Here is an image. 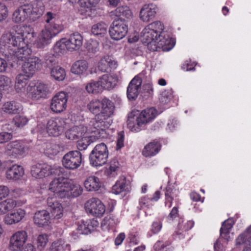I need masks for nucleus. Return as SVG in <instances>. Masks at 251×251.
Masks as SVG:
<instances>
[{
    "instance_id": "obj_29",
    "label": "nucleus",
    "mask_w": 251,
    "mask_h": 251,
    "mask_svg": "<svg viewBox=\"0 0 251 251\" xmlns=\"http://www.w3.org/2000/svg\"><path fill=\"white\" fill-rule=\"evenodd\" d=\"M84 185L88 191H97L101 186L100 179L95 176L88 177L84 181Z\"/></svg>"
},
{
    "instance_id": "obj_23",
    "label": "nucleus",
    "mask_w": 251,
    "mask_h": 251,
    "mask_svg": "<svg viewBox=\"0 0 251 251\" xmlns=\"http://www.w3.org/2000/svg\"><path fill=\"white\" fill-rule=\"evenodd\" d=\"M68 43V50L74 51L79 50L82 45L83 37L81 35L75 32L71 34L68 39H67Z\"/></svg>"
},
{
    "instance_id": "obj_18",
    "label": "nucleus",
    "mask_w": 251,
    "mask_h": 251,
    "mask_svg": "<svg viewBox=\"0 0 251 251\" xmlns=\"http://www.w3.org/2000/svg\"><path fill=\"white\" fill-rule=\"evenodd\" d=\"M64 125L65 121L63 119H50L47 124V132L50 136H58L63 132Z\"/></svg>"
},
{
    "instance_id": "obj_63",
    "label": "nucleus",
    "mask_w": 251,
    "mask_h": 251,
    "mask_svg": "<svg viewBox=\"0 0 251 251\" xmlns=\"http://www.w3.org/2000/svg\"><path fill=\"white\" fill-rule=\"evenodd\" d=\"M87 226H86V223H83L77 227L78 233L79 234H87L88 232L87 231Z\"/></svg>"
},
{
    "instance_id": "obj_3",
    "label": "nucleus",
    "mask_w": 251,
    "mask_h": 251,
    "mask_svg": "<svg viewBox=\"0 0 251 251\" xmlns=\"http://www.w3.org/2000/svg\"><path fill=\"white\" fill-rule=\"evenodd\" d=\"M45 24L34 42L38 49H44L51 43L52 39L62 31L64 25L59 23L56 14L48 12L44 16Z\"/></svg>"
},
{
    "instance_id": "obj_6",
    "label": "nucleus",
    "mask_w": 251,
    "mask_h": 251,
    "mask_svg": "<svg viewBox=\"0 0 251 251\" xmlns=\"http://www.w3.org/2000/svg\"><path fill=\"white\" fill-rule=\"evenodd\" d=\"M108 151L104 143L97 145L92 151L90 156V163L94 167H100L107 161Z\"/></svg>"
},
{
    "instance_id": "obj_25",
    "label": "nucleus",
    "mask_w": 251,
    "mask_h": 251,
    "mask_svg": "<svg viewBox=\"0 0 251 251\" xmlns=\"http://www.w3.org/2000/svg\"><path fill=\"white\" fill-rule=\"evenodd\" d=\"M25 211L22 209L6 215L4 218V222L6 225H13L19 222L25 216Z\"/></svg>"
},
{
    "instance_id": "obj_31",
    "label": "nucleus",
    "mask_w": 251,
    "mask_h": 251,
    "mask_svg": "<svg viewBox=\"0 0 251 251\" xmlns=\"http://www.w3.org/2000/svg\"><path fill=\"white\" fill-rule=\"evenodd\" d=\"M71 246L62 239L54 241L50 245L49 251H70Z\"/></svg>"
},
{
    "instance_id": "obj_27",
    "label": "nucleus",
    "mask_w": 251,
    "mask_h": 251,
    "mask_svg": "<svg viewBox=\"0 0 251 251\" xmlns=\"http://www.w3.org/2000/svg\"><path fill=\"white\" fill-rule=\"evenodd\" d=\"M98 67L101 72H108L115 69L117 67V64L109 56H105L100 59Z\"/></svg>"
},
{
    "instance_id": "obj_12",
    "label": "nucleus",
    "mask_w": 251,
    "mask_h": 251,
    "mask_svg": "<svg viewBox=\"0 0 251 251\" xmlns=\"http://www.w3.org/2000/svg\"><path fill=\"white\" fill-rule=\"evenodd\" d=\"M68 96L64 92L57 93L51 99L50 109L56 113H60L66 110L67 106Z\"/></svg>"
},
{
    "instance_id": "obj_5",
    "label": "nucleus",
    "mask_w": 251,
    "mask_h": 251,
    "mask_svg": "<svg viewBox=\"0 0 251 251\" xmlns=\"http://www.w3.org/2000/svg\"><path fill=\"white\" fill-rule=\"evenodd\" d=\"M156 114L157 111L153 107L145 109L136 119L129 117L127 121V126L131 131L138 132L141 129V126L151 121L156 117Z\"/></svg>"
},
{
    "instance_id": "obj_55",
    "label": "nucleus",
    "mask_w": 251,
    "mask_h": 251,
    "mask_svg": "<svg viewBox=\"0 0 251 251\" xmlns=\"http://www.w3.org/2000/svg\"><path fill=\"white\" fill-rule=\"evenodd\" d=\"M125 135L124 131L119 132L117 138V150H119L124 146Z\"/></svg>"
},
{
    "instance_id": "obj_19",
    "label": "nucleus",
    "mask_w": 251,
    "mask_h": 251,
    "mask_svg": "<svg viewBox=\"0 0 251 251\" xmlns=\"http://www.w3.org/2000/svg\"><path fill=\"white\" fill-rule=\"evenodd\" d=\"M157 9V6L153 4H145L140 10V19L144 22H150L155 18Z\"/></svg>"
},
{
    "instance_id": "obj_30",
    "label": "nucleus",
    "mask_w": 251,
    "mask_h": 251,
    "mask_svg": "<svg viewBox=\"0 0 251 251\" xmlns=\"http://www.w3.org/2000/svg\"><path fill=\"white\" fill-rule=\"evenodd\" d=\"M161 146L157 142H152L147 144L142 151L145 157H151L157 154L160 150Z\"/></svg>"
},
{
    "instance_id": "obj_38",
    "label": "nucleus",
    "mask_w": 251,
    "mask_h": 251,
    "mask_svg": "<svg viewBox=\"0 0 251 251\" xmlns=\"http://www.w3.org/2000/svg\"><path fill=\"white\" fill-rule=\"evenodd\" d=\"M101 106V100L95 99L89 102L87 107L91 113L97 115L100 112Z\"/></svg>"
},
{
    "instance_id": "obj_39",
    "label": "nucleus",
    "mask_w": 251,
    "mask_h": 251,
    "mask_svg": "<svg viewBox=\"0 0 251 251\" xmlns=\"http://www.w3.org/2000/svg\"><path fill=\"white\" fill-rule=\"evenodd\" d=\"M16 205L15 201L11 199H7L0 202V215L6 213L12 209Z\"/></svg>"
},
{
    "instance_id": "obj_45",
    "label": "nucleus",
    "mask_w": 251,
    "mask_h": 251,
    "mask_svg": "<svg viewBox=\"0 0 251 251\" xmlns=\"http://www.w3.org/2000/svg\"><path fill=\"white\" fill-rule=\"evenodd\" d=\"M233 223L230 222V220H226L223 223L220 229L221 236L227 241L228 239L227 238V236L229 234V230L231 229Z\"/></svg>"
},
{
    "instance_id": "obj_8",
    "label": "nucleus",
    "mask_w": 251,
    "mask_h": 251,
    "mask_svg": "<svg viewBox=\"0 0 251 251\" xmlns=\"http://www.w3.org/2000/svg\"><path fill=\"white\" fill-rule=\"evenodd\" d=\"M128 32V25L124 19L114 20L110 26L109 32L111 38L114 40L124 38Z\"/></svg>"
},
{
    "instance_id": "obj_37",
    "label": "nucleus",
    "mask_w": 251,
    "mask_h": 251,
    "mask_svg": "<svg viewBox=\"0 0 251 251\" xmlns=\"http://www.w3.org/2000/svg\"><path fill=\"white\" fill-rule=\"evenodd\" d=\"M86 91L89 94H97L102 91L99 81L91 80L85 86Z\"/></svg>"
},
{
    "instance_id": "obj_52",
    "label": "nucleus",
    "mask_w": 251,
    "mask_h": 251,
    "mask_svg": "<svg viewBox=\"0 0 251 251\" xmlns=\"http://www.w3.org/2000/svg\"><path fill=\"white\" fill-rule=\"evenodd\" d=\"M8 10L5 4L0 2V22L5 20L8 17Z\"/></svg>"
},
{
    "instance_id": "obj_13",
    "label": "nucleus",
    "mask_w": 251,
    "mask_h": 251,
    "mask_svg": "<svg viewBox=\"0 0 251 251\" xmlns=\"http://www.w3.org/2000/svg\"><path fill=\"white\" fill-rule=\"evenodd\" d=\"M86 212L94 216L101 217L105 212L104 204L98 198H93L85 204Z\"/></svg>"
},
{
    "instance_id": "obj_61",
    "label": "nucleus",
    "mask_w": 251,
    "mask_h": 251,
    "mask_svg": "<svg viewBox=\"0 0 251 251\" xmlns=\"http://www.w3.org/2000/svg\"><path fill=\"white\" fill-rule=\"evenodd\" d=\"M9 193V190L7 187L0 186V200L6 198Z\"/></svg>"
},
{
    "instance_id": "obj_2",
    "label": "nucleus",
    "mask_w": 251,
    "mask_h": 251,
    "mask_svg": "<svg viewBox=\"0 0 251 251\" xmlns=\"http://www.w3.org/2000/svg\"><path fill=\"white\" fill-rule=\"evenodd\" d=\"M164 29V25L158 21L150 24L143 29V40L151 50L162 49L163 51H169L174 46L173 39L167 35Z\"/></svg>"
},
{
    "instance_id": "obj_57",
    "label": "nucleus",
    "mask_w": 251,
    "mask_h": 251,
    "mask_svg": "<svg viewBox=\"0 0 251 251\" xmlns=\"http://www.w3.org/2000/svg\"><path fill=\"white\" fill-rule=\"evenodd\" d=\"M171 97V94L168 91L165 90L161 93L159 100L161 103L165 104L169 102Z\"/></svg>"
},
{
    "instance_id": "obj_34",
    "label": "nucleus",
    "mask_w": 251,
    "mask_h": 251,
    "mask_svg": "<svg viewBox=\"0 0 251 251\" xmlns=\"http://www.w3.org/2000/svg\"><path fill=\"white\" fill-rule=\"evenodd\" d=\"M107 26L104 22H100L92 26L91 32L98 37H102L107 33Z\"/></svg>"
},
{
    "instance_id": "obj_24",
    "label": "nucleus",
    "mask_w": 251,
    "mask_h": 251,
    "mask_svg": "<svg viewBox=\"0 0 251 251\" xmlns=\"http://www.w3.org/2000/svg\"><path fill=\"white\" fill-rule=\"evenodd\" d=\"M24 175V168L20 165L15 164L7 169L6 175L8 179L17 180L21 179Z\"/></svg>"
},
{
    "instance_id": "obj_50",
    "label": "nucleus",
    "mask_w": 251,
    "mask_h": 251,
    "mask_svg": "<svg viewBox=\"0 0 251 251\" xmlns=\"http://www.w3.org/2000/svg\"><path fill=\"white\" fill-rule=\"evenodd\" d=\"M113 219L110 216L105 217L102 220L101 226L103 230H108L114 226Z\"/></svg>"
},
{
    "instance_id": "obj_26",
    "label": "nucleus",
    "mask_w": 251,
    "mask_h": 251,
    "mask_svg": "<svg viewBox=\"0 0 251 251\" xmlns=\"http://www.w3.org/2000/svg\"><path fill=\"white\" fill-rule=\"evenodd\" d=\"M101 90H110L114 88L117 83V78L109 74H104L99 80Z\"/></svg>"
},
{
    "instance_id": "obj_49",
    "label": "nucleus",
    "mask_w": 251,
    "mask_h": 251,
    "mask_svg": "<svg viewBox=\"0 0 251 251\" xmlns=\"http://www.w3.org/2000/svg\"><path fill=\"white\" fill-rule=\"evenodd\" d=\"M28 122L26 117L22 115H16L13 119V123L15 126L18 127L25 126Z\"/></svg>"
},
{
    "instance_id": "obj_10",
    "label": "nucleus",
    "mask_w": 251,
    "mask_h": 251,
    "mask_svg": "<svg viewBox=\"0 0 251 251\" xmlns=\"http://www.w3.org/2000/svg\"><path fill=\"white\" fill-rule=\"evenodd\" d=\"M49 92V88L46 84L38 82L34 85L30 84L27 87L28 96L33 100L45 98Z\"/></svg>"
},
{
    "instance_id": "obj_1",
    "label": "nucleus",
    "mask_w": 251,
    "mask_h": 251,
    "mask_svg": "<svg viewBox=\"0 0 251 251\" xmlns=\"http://www.w3.org/2000/svg\"><path fill=\"white\" fill-rule=\"evenodd\" d=\"M27 26L16 25L9 32L3 34L0 39V50L2 54L14 62L24 61L22 71L28 77H31L42 65L37 57L29 58L31 50L25 42V35Z\"/></svg>"
},
{
    "instance_id": "obj_51",
    "label": "nucleus",
    "mask_w": 251,
    "mask_h": 251,
    "mask_svg": "<svg viewBox=\"0 0 251 251\" xmlns=\"http://www.w3.org/2000/svg\"><path fill=\"white\" fill-rule=\"evenodd\" d=\"M11 81L10 78L3 75H0V89H6L11 85Z\"/></svg>"
},
{
    "instance_id": "obj_54",
    "label": "nucleus",
    "mask_w": 251,
    "mask_h": 251,
    "mask_svg": "<svg viewBox=\"0 0 251 251\" xmlns=\"http://www.w3.org/2000/svg\"><path fill=\"white\" fill-rule=\"evenodd\" d=\"M85 223L87 228V231L88 234L94 231L99 226V223L96 220H89Z\"/></svg>"
},
{
    "instance_id": "obj_32",
    "label": "nucleus",
    "mask_w": 251,
    "mask_h": 251,
    "mask_svg": "<svg viewBox=\"0 0 251 251\" xmlns=\"http://www.w3.org/2000/svg\"><path fill=\"white\" fill-rule=\"evenodd\" d=\"M88 63L86 60H79L76 61L72 66V72L77 75L84 73L88 69Z\"/></svg>"
},
{
    "instance_id": "obj_42",
    "label": "nucleus",
    "mask_w": 251,
    "mask_h": 251,
    "mask_svg": "<svg viewBox=\"0 0 251 251\" xmlns=\"http://www.w3.org/2000/svg\"><path fill=\"white\" fill-rule=\"evenodd\" d=\"M119 170V163L116 160L113 159L110 161L109 167L107 169L106 174L109 177H115Z\"/></svg>"
},
{
    "instance_id": "obj_33",
    "label": "nucleus",
    "mask_w": 251,
    "mask_h": 251,
    "mask_svg": "<svg viewBox=\"0 0 251 251\" xmlns=\"http://www.w3.org/2000/svg\"><path fill=\"white\" fill-rule=\"evenodd\" d=\"M116 17H119V19L123 18L130 19L132 16V13L129 8L127 6H121L118 7L112 12Z\"/></svg>"
},
{
    "instance_id": "obj_16",
    "label": "nucleus",
    "mask_w": 251,
    "mask_h": 251,
    "mask_svg": "<svg viewBox=\"0 0 251 251\" xmlns=\"http://www.w3.org/2000/svg\"><path fill=\"white\" fill-rule=\"evenodd\" d=\"M27 238V233L25 231L16 232L10 237L9 249L12 251H20L25 243Z\"/></svg>"
},
{
    "instance_id": "obj_4",
    "label": "nucleus",
    "mask_w": 251,
    "mask_h": 251,
    "mask_svg": "<svg viewBox=\"0 0 251 251\" xmlns=\"http://www.w3.org/2000/svg\"><path fill=\"white\" fill-rule=\"evenodd\" d=\"M45 7L41 2L23 4L13 13L12 19L16 23H21L26 20L31 22L37 21L43 14Z\"/></svg>"
},
{
    "instance_id": "obj_9",
    "label": "nucleus",
    "mask_w": 251,
    "mask_h": 251,
    "mask_svg": "<svg viewBox=\"0 0 251 251\" xmlns=\"http://www.w3.org/2000/svg\"><path fill=\"white\" fill-rule=\"evenodd\" d=\"M29 149V147L23 142L16 140L6 145L4 153L6 155L15 158L25 154Z\"/></svg>"
},
{
    "instance_id": "obj_17",
    "label": "nucleus",
    "mask_w": 251,
    "mask_h": 251,
    "mask_svg": "<svg viewBox=\"0 0 251 251\" xmlns=\"http://www.w3.org/2000/svg\"><path fill=\"white\" fill-rule=\"evenodd\" d=\"M54 170L47 164L38 163L32 166L31 168V174L32 176L36 178H42L55 173Z\"/></svg>"
},
{
    "instance_id": "obj_53",
    "label": "nucleus",
    "mask_w": 251,
    "mask_h": 251,
    "mask_svg": "<svg viewBox=\"0 0 251 251\" xmlns=\"http://www.w3.org/2000/svg\"><path fill=\"white\" fill-rule=\"evenodd\" d=\"M100 0H82L81 2V6L84 8L91 9V7L97 5Z\"/></svg>"
},
{
    "instance_id": "obj_62",
    "label": "nucleus",
    "mask_w": 251,
    "mask_h": 251,
    "mask_svg": "<svg viewBox=\"0 0 251 251\" xmlns=\"http://www.w3.org/2000/svg\"><path fill=\"white\" fill-rule=\"evenodd\" d=\"M7 68V61L4 59L0 57V73L5 72Z\"/></svg>"
},
{
    "instance_id": "obj_28",
    "label": "nucleus",
    "mask_w": 251,
    "mask_h": 251,
    "mask_svg": "<svg viewBox=\"0 0 251 251\" xmlns=\"http://www.w3.org/2000/svg\"><path fill=\"white\" fill-rule=\"evenodd\" d=\"M50 216L46 210L39 211L35 213L34 216V223L39 226H43L48 225Z\"/></svg>"
},
{
    "instance_id": "obj_47",
    "label": "nucleus",
    "mask_w": 251,
    "mask_h": 251,
    "mask_svg": "<svg viewBox=\"0 0 251 251\" xmlns=\"http://www.w3.org/2000/svg\"><path fill=\"white\" fill-rule=\"evenodd\" d=\"M91 137H83L77 141V148L79 151L86 150L92 142Z\"/></svg>"
},
{
    "instance_id": "obj_46",
    "label": "nucleus",
    "mask_w": 251,
    "mask_h": 251,
    "mask_svg": "<svg viewBox=\"0 0 251 251\" xmlns=\"http://www.w3.org/2000/svg\"><path fill=\"white\" fill-rule=\"evenodd\" d=\"M68 188V195L66 196H69L70 194L74 197H76L80 195L82 193V188L79 184H75L70 185L68 183L67 185Z\"/></svg>"
},
{
    "instance_id": "obj_43",
    "label": "nucleus",
    "mask_w": 251,
    "mask_h": 251,
    "mask_svg": "<svg viewBox=\"0 0 251 251\" xmlns=\"http://www.w3.org/2000/svg\"><path fill=\"white\" fill-rule=\"evenodd\" d=\"M51 75L55 79L59 81L63 80L65 77V70L59 66H56L52 68L50 72Z\"/></svg>"
},
{
    "instance_id": "obj_59",
    "label": "nucleus",
    "mask_w": 251,
    "mask_h": 251,
    "mask_svg": "<svg viewBox=\"0 0 251 251\" xmlns=\"http://www.w3.org/2000/svg\"><path fill=\"white\" fill-rule=\"evenodd\" d=\"M195 65L194 63L186 61L182 65L181 69L185 71H190L195 70Z\"/></svg>"
},
{
    "instance_id": "obj_48",
    "label": "nucleus",
    "mask_w": 251,
    "mask_h": 251,
    "mask_svg": "<svg viewBox=\"0 0 251 251\" xmlns=\"http://www.w3.org/2000/svg\"><path fill=\"white\" fill-rule=\"evenodd\" d=\"M49 241L48 236L46 234H40L37 238L36 243L37 248L42 250L45 248Z\"/></svg>"
},
{
    "instance_id": "obj_41",
    "label": "nucleus",
    "mask_w": 251,
    "mask_h": 251,
    "mask_svg": "<svg viewBox=\"0 0 251 251\" xmlns=\"http://www.w3.org/2000/svg\"><path fill=\"white\" fill-rule=\"evenodd\" d=\"M19 108V103L14 101L5 102L2 106L3 111L8 114H14L17 113Z\"/></svg>"
},
{
    "instance_id": "obj_44",
    "label": "nucleus",
    "mask_w": 251,
    "mask_h": 251,
    "mask_svg": "<svg viewBox=\"0 0 251 251\" xmlns=\"http://www.w3.org/2000/svg\"><path fill=\"white\" fill-rule=\"evenodd\" d=\"M59 145L53 143H47L44 149L45 153L48 156H54L59 152Z\"/></svg>"
},
{
    "instance_id": "obj_14",
    "label": "nucleus",
    "mask_w": 251,
    "mask_h": 251,
    "mask_svg": "<svg viewBox=\"0 0 251 251\" xmlns=\"http://www.w3.org/2000/svg\"><path fill=\"white\" fill-rule=\"evenodd\" d=\"M61 178L54 179L50 183L49 190L54 193L55 197L63 198L68 195V183Z\"/></svg>"
},
{
    "instance_id": "obj_40",
    "label": "nucleus",
    "mask_w": 251,
    "mask_h": 251,
    "mask_svg": "<svg viewBox=\"0 0 251 251\" xmlns=\"http://www.w3.org/2000/svg\"><path fill=\"white\" fill-rule=\"evenodd\" d=\"M126 186V177L122 176L117 181L112 187V192L115 194H119L125 190Z\"/></svg>"
},
{
    "instance_id": "obj_56",
    "label": "nucleus",
    "mask_w": 251,
    "mask_h": 251,
    "mask_svg": "<svg viewBox=\"0 0 251 251\" xmlns=\"http://www.w3.org/2000/svg\"><path fill=\"white\" fill-rule=\"evenodd\" d=\"M99 46L98 42L96 41H92L87 45V49L90 52L96 53L99 51Z\"/></svg>"
},
{
    "instance_id": "obj_21",
    "label": "nucleus",
    "mask_w": 251,
    "mask_h": 251,
    "mask_svg": "<svg viewBox=\"0 0 251 251\" xmlns=\"http://www.w3.org/2000/svg\"><path fill=\"white\" fill-rule=\"evenodd\" d=\"M115 108L114 102L107 98L104 97L101 99V110L98 114L110 120V118L114 115Z\"/></svg>"
},
{
    "instance_id": "obj_58",
    "label": "nucleus",
    "mask_w": 251,
    "mask_h": 251,
    "mask_svg": "<svg viewBox=\"0 0 251 251\" xmlns=\"http://www.w3.org/2000/svg\"><path fill=\"white\" fill-rule=\"evenodd\" d=\"M12 135L11 133L6 132L0 133V144H2L11 139Z\"/></svg>"
},
{
    "instance_id": "obj_60",
    "label": "nucleus",
    "mask_w": 251,
    "mask_h": 251,
    "mask_svg": "<svg viewBox=\"0 0 251 251\" xmlns=\"http://www.w3.org/2000/svg\"><path fill=\"white\" fill-rule=\"evenodd\" d=\"M236 243L237 245H241L243 244H246L248 245L247 237L246 235L244 233L240 234L236 239Z\"/></svg>"
},
{
    "instance_id": "obj_22",
    "label": "nucleus",
    "mask_w": 251,
    "mask_h": 251,
    "mask_svg": "<svg viewBox=\"0 0 251 251\" xmlns=\"http://www.w3.org/2000/svg\"><path fill=\"white\" fill-rule=\"evenodd\" d=\"M87 131V127L84 126L83 125L75 126L66 131L65 136L67 139L69 140H78L84 136Z\"/></svg>"
},
{
    "instance_id": "obj_7",
    "label": "nucleus",
    "mask_w": 251,
    "mask_h": 251,
    "mask_svg": "<svg viewBox=\"0 0 251 251\" xmlns=\"http://www.w3.org/2000/svg\"><path fill=\"white\" fill-rule=\"evenodd\" d=\"M82 154L79 151H72L66 153L62 157L63 166L69 170H75L81 165Z\"/></svg>"
},
{
    "instance_id": "obj_20",
    "label": "nucleus",
    "mask_w": 251,
    "mask_h": 251,
    "mask_svg": "<svg viewBox=\"0 0 251 251\" xmlns=\"http://www.w3.org/2000/svg\"><path fill=\"white\" fill-rule=\"evenodd\" d=\"M48 210L51 216L56 219H59L63 216V208L61 204L57 201L54 198L49 197L47 199Z\"/></svg>"
},
{
    "instance_id": "obj_64",
    "label": "nucleus",
    "mask_w": 251,
    "mask_h": 251,
    "mask_svg": "<svg viewBox=\"0 0 251 251\" xmlns=\"http://www.w3.org/2000/svg\"><path fill=\"white\" fill-rule=\"evenodd\" d=\"M162 227L161 224L160 222H154L152 225L151 231L153 233L158 232Z\"/></svg>"
},
{
    "instance_id": "obj_11",
    "label": "nucleus",
    "mask_w": 251,
    "mask_h": 251,
    "mask_svg": "<svg viewBox=\"0 0 251 251\" xmlns=\"http://www.w3.org/2000/svg\"><path fill=\"white\" fill-rule=\"evenodd\" d=\"M112 123L111 120H108L98 114L92 119L89 124V130L91 132L100 134L104 132Z\"/></svg>"
},
{
    "instance_id": "obj_36",
    "label": "nucleus",
    "mask_w": 251,
    "mask_h": 251,
    "mask_svg": "<svg viewBox=\"0 0 251 251\" xmlns=\"http://www.w3.org/2000/svg\"><path fill=\"white\" fill-rule=\"evenodd\" d=\"M53 50L58 55L64 54L68 50V43L66 38H62L55 43L53 46Z\"/></svg>"
},
{
    "instance_id": "obj_15",
    "label": "nucleus",
    "mask_w": 251,
    "mask_h": 251,
    "mask_svg": "<svg viewBox=\"0 0 251 251\" xmlns=\"http://www.w3.org/2000/svg\"><path fill=\"white\" fill-rule=\"evenodd\" d=\"M143 73L136 75L130 82L127 88V97L130 100H135L138 97L142 83Z\"/></svg>"
},
{
    "instance_id": "obj_35",
    "label": "nucleus",
    "mask_w": 251,
    "mask_h": 251,
    "mask_svg": "<svg viewBox=\"0 0 251 251\" xmlns=\"http://www.w3.org/2000/svg\"><path fill=\"white\" fill-rule=\"evenodd\" d=\"M28 78L27 76L22 74H19L17 76L15 88L17 92L20 93L25 90V87L27 83Z\"/></svg>"
}]
</instances>
